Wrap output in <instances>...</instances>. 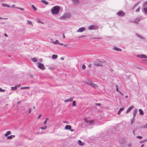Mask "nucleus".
I'll list each match as a JSON object with an SVG mask.
<instances>
[{
    "label": "nucleus",
    "instance_id": "412c9836",
    "mask_svg": "<svg viewBox=\"0 0 147 147\" xmlns=\"http://www.w3.org/2000/svg\"><path fill=\"white\" fill-rule=\"evenodd\" d=\"M31 60L34 62H36L37 61V59L36 58H32L31 59Z\"/></svg>",
    "mask_w": 147,
    "mask_h": 147
},
{
    "label": "nucleus",
    "instance_id": "052dcab7",
    "mask_svg": "<svg viewBox=\"0 0 147 147\" xmlns=\"http://www.w3.org/2000/svg\"><path fill=\"white\" fill-rule=\"evenodd\" d=\"M119 92L122 95V96H123V93H122L121 92Z\"/></svg>",
    "mask_w": 147,
    "mask_h": 147
},
{
    "label": "nucleus",
    "instance_id": "c9c22d12",
    "mask_svg": "<svg viewBox=\"0 0 147 147\" xmlns=\"http://www.w3.org/2000/svg\"><path fill=\"white\" fill-rule=\"evenodd\" d=\"M47 128V126H45L44 127H40V128L42 130H45Z\"/></svg>",
    "mask_w": 147,
    "mask_h": 147
},
{
    "label": "nucleus",
    "instance_id": "5701e85b",
    "mask_svg": "<svg viewBox=\"0 0 147 147\" xmlns=\"http://www.w3.org/2000/svg\"><path fill=\"white\" fill-rule=\"evenodd\" d=\"M41 1L45 5H48V2L44 0H42Z\"/></svg>",
    "mask_w": 147,
    "mask_h": 147
},
{
    "label": "nucleus",
    "instance_id": "f8f14e48",
    "mask_svg": "<svg viewBox=\"0 0 147 147\" xmlns=\"http://www.w3.org/2000/svg\"><path fill=\"white\" fill-rule=\"evenodd\" d=\"M73 98L72 97H71L69 99H67L66 100H64V102H67L69 101H73Z\"/></svg>",
    "mask_w": 147,
    "mask_h": 147
},
{
    "label": "nucleus",
    "instance_id": "69168bd1",
    "mask_svg": "<svg viewBox=\"0 0 147 147\" xmlns=\"http://www.w3.org/2000/svg\"><path fill=\"white\" fill-rule=\"evenodd\" d=\"M51 42H52L53 43V42H54L53 40V39H51Z\"/></svg>",
    "mask_w": 147,
    "mask_h": 147
},
{
    "label": "nucleus",
    "instance_id": "393cba45",
    "mask_svg": "<svg viewBox=\"0 0 147 147\" xmlns=\"http://www.w3.org/2000/svg\"><path fill=\"white\" fill-rule=\"evenodd\" d=\"M144 12L147 14V7H145L144 8Z\"/></svg>",
    "mask_w": 147,
    "mask_h": 147
},
{
    "label": "nucleus",
    "instance_id": "79ce46f5",
    "mask_svg": "<svg viewBox=\"0 0 147 147\" xmlns=\"http://www.w3.org/2000/svg\"><path fill=\"white\" fill-rule=\"evenodd\" d=\"M86 36L85 35H82V36H79L78 38H82L86 37Z\"/></svg>",
    "mask_w": 147,
    "mask_h": 147
},
{
    "label": "nucleus",
    "instance_id": "cd10ccee",
    "mask_svg": "<svg viewBox=\"0 0 147 147\" xmlns=\"http://www.w3.org/2000/svg\"><path fill=\"white\" fill-rule=\"evenodd\" d=\"M140 20V19L139 18H136L135 20H134V22H135L137 23L138 21H139Z\"/></svg>",
    "mask_w": 147,
    "mask_h": 147
},
{
    "label": "nucleus",
    "instance_id": "6e6552de",
    "mask_svg": "<svg viewBox=\"0 0 147 147\" xmlns=\"http://www.w3.org/2000/svg\"><path fill=\"white\" fill-rule=\"evenodd\" d=\"M86 30V28L84 27H81L79 28L77 31V32H82L84 31H85Z\"/></svg>",
    "mask_w": 147,
    "mask_h": 147
},
{
    "label": "nucleus",
    "instance_id": "72a5a7b5",
    "mask_svg": "<svg viewBox=\"0 0 147 147\" xmlns=\"http://www.w3.org/2000/svg\"><path fill=\"white\" fill-rule=\"evenodd\" d=\"M32 7L33 8L35 11H36L37 8L34 6V5H32Z\"/></svg>",
    "mask_w": 147,
    "mask_h": 147
},
{
    "label": "nucleus",
    "instance_id": "f704fd0d",
    "mask_svg": "<svg viewBox=\"0 0 147 147\" xmlns=\"http://www.w3.org/2000/svg\"><path fill=\"white\" fill-rule=\"evenodd\" d=\"M30 88L29 87H21L20 88L21 89H29Z\"/></svg>",
    "mask_w": 147,
    "mask_h": 147
},
{
    "label": "nucleus",
    "instance_id": "de8ad7c7",
    "mask_svg": "<svg viewBox=\"0 0 147 147\" xmlns=\"http://www.w3.org/2000/svg\"><path fill=\"white\" fill-rule=\"evenodd\" d=\"M82 68L83 69H84L86 68V66L84 65H83L82 66Z\"/></svg>",
    "mask_w": 147,
    "mask_h": 147
},
{
    "label": "nucleus",
    "instance_id": "1a4fd4ad",
    "mask_svg": "<svg viewBox=\"0 0 147 147\" xmlns=\"http://www.w3.org/2000/svg\"><path fill=\"white\" fill-rule=\"evenodd\" d=\"M102 63L100 61L95 62L94 63V65L96 66H102Z\"/></svg>",
    "mask_w": 147,
    "mask_h": 147
},
{
    "label": "nucleus",
    "instance_id": "58836bf2",
    "mask_svg": "<svg viewBox=\"0 0 147 147\" xmlns=\"http://www.w3.org/2000/svg\"><path fill=\"white\" fill-rule=\"evenodd\" d=\"M5 91L4 89H2L1 88H0V92H5Z\"/></svg>",
    "mask_w": 147,
    "mask_h": 147
},
{
    "label": "nucleus",
    "instance_id": "7c9ffc66",
    "mask_svg": "<svg viewBox=\"0 0 147 147\" xmlns=\"http://www.w3.org/2000/svg\"><path fill=\"white\" fill-rule=\"evenodd\" d=\"M136 35L138 37L140 38L144 39V38H143V37L141 35H140L138 34H136Z\"/></svg>",
    "mask_w": 147,
    "mask_h": 147
},
{
    "label": "nucleus",
    "instance_id": "4468645a",
    "mask_svg": "<svg viewBox=\"0 0 147 147\" xmlns=\"http://www.w3.org/2000/svg\"><path fill=\"white\" fill-rule=\"evenodd\" d=\"M133 108V106H132L130 107H129L127 109V110L126 112V113H129L131 111V110Z\"/></svg>",
    "mask_w": 147,
    "mask_h": 147
},
{
    "label": "nucleus",
    "instance_id": "2eb2a0df",
    "mask_svg": "<svg viewBox=\"0 0 147 147\" xmlns=\"http://www.w3.org/2000/svg\"><path fill=\"white\" fill-rule=\"evenodd\" d=\"M15 137L14 135H11L7 137V139L8 140H10L12 139V138H14Z\"/></svg>",
    "mask_w": 147,
    "mask_h": 147
},
{
    "label": "nucleus",
    "instance_id": "473e14b6",
    "mask_svg": "<svg viewBox=\"0 0 147 147\" xmlns=\"http://www.w3.org/2000/svg\"><path fill=\"white\" fill-rule=\"evenodd\" d=\"M27 23L29 24V25H31L32 26H33V24H32V22L31 21L29 20H28L27 21Z\"/></svg>",
    "mask_w": 147,
    "mask_h": 147
},
{
    "label": "nucleus",
    "instance_id": "8fccbe9b",
    "mask_svg": "<svg viewBox=\"0 0 147 147\" xmlns=\"http://www.w3.org/2000/svg\"><path fill=\"white\" fill-rule=\"evenodd\" d=\"M144 142H145V141H144V140H142L140 142V144H142V143H144Z\"/></svg>",
    "mask_w": 147,
    "mask_h": 147
},
{
    "label": "nucleus",
    "instance_id": "c03bdc74",
    "mask_svg": "<svg viewBox=\"0 0 147 147\" xmlns=\"http://www.w3.org/2000/svg\"><path fill=\"white\" fill-rule=\"evenodd\" d=\"M37 21H38V22H40V23H42V24H44V22H41V21L40 20H39V19H37Z\"/></svg>",
    "mask_w": 147,
    "mask_h": 147
},
{
    "label": "nucleus",
    "instance_id": "ea45409f",
    "mask_svg": "<svg viewBox=\"0 0 147 147\" xmlns=\"http://www.w3.org/2000/svg\"><path fill=\"white\" fill-rule=\"evenodd\" d=\"M143 6L144 7H147V1L144 3Z\"/></svg>",
    "mask_w": 147,
    "mask_h": 147
},
{
    "label": "nucleus",
    "instance_id": "9d476101",
    "mask_svg": "<svg viewBox=\"0 0 147 147\" xmlns=\"http://www.w3.org/2000/svg\"><path fill=\"white\" fill-rule=\"evenodd\" d=\"M97 27L93 25L89 26L88 27V29L89 30H92L93 29L95 30L96 29Z\"/></svg>",
    "mask_w": 147,
    "mask_h": 147
},
{
    "label": "nucleus",
    "instance_id": "6e6d98bb",
    "mask_svg": "<svg viewBox=\"0 0 147 147\" xmlns=\"http://www.w3.org/2000/svg\"><path fill=\"white\" fill-rule=\"evenodd\" d=\"M7 18H3L1 17H0V19H7Z\"/></svg>",
    "mask_w": 147,
    "mask_h": 147
},
{
    "label": "nucleus",
    "instance_id": "423d86ee",
    "mask_svg": "<svg viewBox=\"0 0 147 147\" xmlns=\"http://www.w3.org/2000/svg\"><path fill=\"white\" fill-rule=\"evenodd\" d=\"M137 57L141 58H147V56L144 54L138 55Z\"/></svg>",
    "mask_w": 147,
    "mask_h": 147
},
{
    "label": "nucleus",
    "instance_id": "5fc2aeb1",
    "mask_svg": "<svg viewBox=\"0 0 147 147\" xmlns=\"http://www.w3.org/2000/svg\"><path fill=\"white\" fill-rule=\"evenodd\" d=\"M144 127L147 128V123L144 126Z\"/></svg>",
    "mask_w": 147,
    "mask_h": 147
},
{
    "label": "nucleus",
    "instance_id": "7ed1b4c3",
    "mask_svg": "<svg viewBox=\"0 0 147 147\" xmlns=\"http://www.w3.org/2000/svg\"><path fill=\"white\" fill-rule=\"evenodd\" d=\"M86 83L88 85L91 86L93 88H96L98 87V86L96 84L93 83L91 82H88Z\"/></svg>",
    "mask_w": 147,
    "mask_h": 147
},
{
    "label": "nucleus",
    "instance_id": "e2e57ef3",
    "mask_svg": "<svg viewBox=\"0 0 147 147\" xmlns=\"http://www.w3.org/2000/svg\"><path fill=\"white\" fill-rule=\"evenodd\" d=\"M71 131H74V129H71V128L69 129Z\"/></svg>",
    "mask_w": 147,
    "mask_h": 147
},
{
    "label": "nucleus",
    "instance_id": "9b49d317",
    "mask_svg": "<svg viewBox=\"0 0 147 147\" xmlns=\"http://www.w3.org/2000/svg\"><path fill=\"white\" fill-rule=\"evenodd\" d=\"M120 143L121 144V146L122 147H125L126 144V143L123 141V142H120Z\"/></svg>",
    "mask_w": 147,
    "mask_h": 147
},
{
    "label": "nucleus",
    "instance_id": "2f4dec72",
    "mask_svg": "<svg viewBox=\"0 0 147 147\" xmlns=\"http://www.w3.org/2000/svg\"><path fill=\"white\" fill-rule=\"evenodd\" d=\"M76 105V101H73L72 102V106H75Z\"/></svg>",
    "mask_w": 147,
    "mask_h": 147
},
{
    "label": "nucleus",
    "instance_id": "680f3d73",
    "mask_svg": "<svg viewBox=\"0 0 147 147\" xmlns=\"http://www.w3.org/2000/svg\"><path fill=\"white\" fill-rule=\"evenodd\" d=\"M4 35L6 36V37H7L8 36L7 35V34H4Z\"/></svg>",
    "mask_w": 147,
    "mask_h": 147
},
{
    "label": "nucleus",
    "instance_id": "20e7f679",
    "mask_svg": "<svg viewBox=\"0 0 147 147\" xmlns=\"http://www.w3.org/2000/svg\"><path fill=\"white\" fill-rule=\"evenodd\" d=\"M38 67L42 70H44L45 69L44 65L43 64L40 62L37 63Z\"/></svg>",
    "mask_w": 147,
    "mask_h": 147
},
{
    "label": "nucleus",
    "instance_id": "bf43d9fd",
    "mask_svg": "<svg viewBox=\"0 0 147 147\" xmlns=\"http://www.w3.org/2000/svg\"><path fill=\"white\" fill-rule=\"evenodd\" d=\"M20 9L22 10V11H23L24 10V9L22 8H20Z\"/></svg>",
    "mask_w": 147,
    "mask_h": 147
},
{
    "label": "nucleus",
    "instance_id": "774afa93",
    "mask_svg": "<svg viewBox=\"0 0 147 147\" xmlns=\"http://www.w3.org/2000/svg\"><path fill=\"white\" fill-rule=\"evenodd\" d=\"M144 146L143 144H142L141 146L140 147H143Z\"/></svg>",
    "mask_w": 147,
    "mask_h": 147
},
{
    "label": "nucleus",
    "instance_id": "c85d7f7f",
    "mask_svg": "<svg viewBox=\"0 0 147 147\" xmlns=\"http://www.w3.org/2000/svg\"><path fill=\"white\" fill-rule=\"evenodd\" d=\"M17 88L16 86H15L14 87H11V90H16Z\"/></svg>",
    "mask_w": 147,
    "mask_h": 147
},
{
    "label": "nucleus",
    "instance_id": "603ef678",
    "mask_svg": "<svg viewBox=\"0 0 147 147\" xmlns=\"http://www.w3.org/2000/svg\"><path fill=\"white\" fill-rule=\"evenodd\" d=\"M94 39H101V38H100V37H97V38H93Z\"/></svg>",
    "mask_w": 147,
    "mask_h": 147
},
{
    "label": "nucleus",
    "instance_id": "a878e982",
    "mask_svg": "<svg viewBox=\"0 0 147 147\" xmlns=\"http://www.w3.org/2000/svg\"><path fill=\"white\" fill-rule=\"evenodd\" d=\"M53 43L55 45H57L59 44V42L58 40H56L55 41L53 42Z\"/></svg>",
    "mask_w": 147,
    "mask_h": 147
},
{
    "label": "nucleus",
    "instance_id": "6ab92c4d",
    "mask_svg": "<svg viewBox=\"0 0 147 147\" xmlns=\"http://www.w3.org/2000/svg\"><path fill=\"white\" fill-rule=\"evenodd\" d=\"M124 109L123 108H121L119 109V111H118V114L119 115L120 114L121 112V111H123Z\"/></svg>",
    "mask_w": 147,
    "mask_h": 147
},
{
    "label": "nucleus",
    "instance_id": "864d4df0",
    "mask_svg": "<svg viewBox=\"0 0 147 147\" xmlns=\"http://www.w3.org/2000/svg\"><path fill=\"white\" fill-rule=\"evenodd\" d=\"M29 110L28 112L29 113H30L31 111V109H29Z\"/></svg>",
    "mask_w": 147,
    "mask_h": 147
},
{
    "label": "nucleus",
    "instance_id": "a18cd8bd",
    "mask_svg": "<svg viewBox=\"0 0 147 147\" xmlns=\"http://www.w3.org/2000/svg\"><path fill=\"white\" fill-rule=\"evenodd\" d=\"M116 86V91H117V92H120L119 91V89H118V86L117 85Z\"/></svg>",
    "mask_w": 147,
    "mask_h": 147
},
{
    "label": "nucleus",
    "instance_id": "bb28decb",
    "mask_svg": "<svg viewBox=\"0 0 147 147\" xmlns=\"http://www.w3.org/2000/svg\"><path fill=\"white\" fill-rule=\"evenodd\" d=\"M137 112V110H136L134 111V113H133V117L134 118L136 116V113Z\"/></svg>",
    "mask_w": 147,
    "mask_h": 147
},
{
    "label": "nucleus",
    "instance_id": "0eeeda50",
    "mask_svg": "<svg viewBox=\"0 0 147 147\" xmlns=\"http://www.w3.org/2000/svg\"><path fill=\"white\" fill-rule=\"evenodd\" d=\"M117 14L119 16H123L125 15V13L122 11H120L117 13Z\"/></svg>",
    "mask_w": 147,
    "mask_h": 147
},
{
    "label": "nucleus",
    "instance_id": "ddd939ff",
    "mask_svg": "<svg viewBox=\"0 0 147 147\" xmlns=\"http://www.w3.org/2000/svg\"><path fill=\"white\" fill-rule=\"evenodd\" d=\"M71 128V126L69 125H67L65 126V129H69V130Z\"/></svg>",
    "mask_w": 147,
    "mask_h": 147
},
{
    "label": "nucleus",
    "instance_id": "09e8293b",
    "mask_svg": "<svg viewBox=\"0 0 147 147\" xmlns=\"http://www.w3.org/2000/svg\"><path fill=\"white\" fill-rule=\"evenodd\" d=\"M140 8H139L138 9H137L136 10V12H139V11H140Z\"/></svg>",
    "mask_w": 147,
    "mask_h": 147
},
{
    "label": "nucleus",
    "instance_id": "b1692460",
    "mask_svg": "<svg viewBox=\"0 0 147 147\" xmlns=\"http://www.w3.org/2000/svg\"><path fill=\"white\" fill-rule=\"evenodd\" d=\"M139 112L140 114L141 115H143L144 114V112L141 109H139Z\"/></svg>",
    "mask_w": 147,
    "mask_h": 147
},
{
    "label": "nucleus",
    "instance_id": "3c124183",
    "mask_svg": "<svg viewBox=\"0 0 147 147\" xmlns=\"http://www.w3.org/2000/svg\"><path fill=\"white\" fill-rule=\"evenodd\" d=\"M95 105L98 106H100L101 105V104L99 103H96L95 104Z\"/></svg>",
    "mask_w": 147,
    "mask_h": 147
},
{
    "label": "nucleus",
    "instance_id": "39448f33",
    "mask_svg": "<svg viewBox=\"0 0 147 147\" xmlns=\"http://www.w3.org/2000/svg\"><path fill=\"white\" fill-rule=\"evenodd\" d=\"M72 3L75 5H77L80 3L79 0H72Z\"/></svg>",
    "mask_w": 147,
    "mask_h": 147
},
{
    "label": "nucleus",
    "instance_id": "13d9d810",
    "mask_svg": "<svg viewBox=\"0 0 147 147\" xmlns=\"http://www.w3.org/2000/svg\"><path fill=\"white\" fill-rule=\"evenodd\" d=\"M42 115L41 114H40L38 116V118H40L41 117V116Z\"/></svg>",
    "mask_w": 147,
    "mask_h": 147
},
{
    "label": "nucleus",
    "instance_id": "dca6fc26",
    "mask_svg": "<svg viewBox=\"0 0 147 147\" xmlns=\"http://www.w3.org/2000/svg\"><path fill=\"white\" fill-rule=\"evenodd\" d=\"M2 6L4 7H11L9 5H8L7 4L5 3H2Z\"/></svg>",
    "mask_w": 147,
    "mask_h": 147
},
{
    "label": "nucleus",
    "instance_id": "49530a36",
    "mask_svg": "<svg viewBox=\"0 0 147 147\" xmlns=\"http://www.w3.org/2000/svg\"><path fill=\"white\" fill-rule=\"evenodd\" d=\"M127 145L129 147H130L131 146V143H128Z\"/></svg>",
    "mask_w": 147,
    "mask_h": 147
},
{
    "label": "nucleus",
    "instance_id": "f03ea898",
    "mask_svg": "<svg viewBox=\"0 0 147 147\" xmlns=\"http://www.w3.org/2000/svg\"><path fill=\"white\" fill-rule=\"evenodd\" d=\"M71 16V14L69 13H66L63 16L60 17V18L61 19H65L70 18Z\"/></svg>",
    "mask_w": 147,
    "mask_h": 147
},
{
    "label": "nucleus",
    "instance_id": "f3484780",
    "mask_svg": "<svg viewBox=\"0 0 147 147\" xmlns=\"http://www.w3.org/2000/svg\"><path fill=\"white\" fill-rule=\"evenodd\" d=\"M113 49L117 51H121V49L120 48H117L116 47H114L113 48Z\"/></svg>",
    "mask_w": 147,
    "mask_h": 147
},
{
    "label": "nucleus",
    "instance_id": "c756f323",
    "mask_svg": "<svg viewBox=\"0 0 147 147\" xmlns=\"http://www.w3.org/2000/svg\"><path fill=\"white\" fill-rule=\"evenodd\" d=\"M131 124L132 125L134 121V118L133 117V118L131 120Z\"/></svg>",
    "mask_w": 147,
    "mask_h": 147
},
{
    "label": "nucleus",
    "instance_id": "37998d69",
    "mask_svg": "<svg viewBox=\"0 0 147 147\" xmlns=\"http://www.w3.org/2000/svg\"><path fill=\"white\" fill-rule=\"evenodd\" d=\"M94 121H91L89 122V123L90 124H92L93 123H94Z\"/></svg>",
    "mask_w": 147,
    "mask_h": 147
},
{
    "label": "nucleus",
    "instance_id": "a19ab883",
    "mask_svg": "<svg viewBox=\"0 0 147 147\" xmlns=\"http://www.w3.org/2000/svg\"><path fill=\"white\" fill-rule=\"evenodd\" d=\"M49 69L51 70H53L54 69V68L52 67H49Z\"/></svg>",
    "mask_w": 147,
    "mask_h": 147
},
{
    "label": "nucleus",
    "instance_id": "e433bc0d",
    "mask_svg": "<svg viewBox=\"0 0 147 147\" xmlns=\"http://www.w3.org/2000/svg\"><path fill=\"white\" fill-rule=\"evenodd\" d=\"M84 121L86 123H89V121L87 119L85 118L84 119Z\"/></svg>",
    "mask_w": 147,
    "mask_h": 147
},
{
    "label": "nucleus",
    "instance_id": "aec40b11",
    "mask_svg": "<svg viewBox=\"0 0 147 147\" xmlns=\"http://www.w3.org/2000/svg\"><path fill=\"white\" fill-rule=\"evenodd\" d=\"M11 134V132L10 131H7L6 133L5 134V136H7L8 135L10 134Z\"/></svg>",
    "mask_w": 147,
    "mask_h": 147
},
{
    "label": "nucleus",
    "instance_id": "4be33fe9",
    "mask_svg": "<svg viewBox=\"0 0 147 147\" xmlns=\"http://www.w3.org/2000/svg\"><path fill=\"white\" fill-rule=\"evenodd\" d=\"M57 55H53L52 56V58L54 59H56L57 58Z\"/></svg>",
    "mask_w": 147,
    "mask_h": 147
},
{
    "label": "nucleus",
    "instance_id": "0e129e2a",
    "mask_svg": "<svg viewBox=\"0 0 147 147\" xmlns=\"http://www.w3.org/2000/svg\"><path fill=\"white\" fill-rule=\"evenodd\" d=\"M59 45H63V43H59Z\"/></svg>",
    "mask_w": 147,
    "mask_h": 147
},
{
    "label": "nucleus",
    "instance_id": "f257e3e1",
    "mask_svg": "<svg viewBox=\"0 0 147 147\" xmlns=\"http://www.w3.org/2000/svg\"><path fill=\"white\" fill-rule=\"evenodd\" d=\"M59 6H56L53 7L51 9V11L53 14L54 15H57L58 14L60 9Z\"/></svg>",
    "mask_w": 147,
    "mask_h": 147
},
{
    "label": "nucleus",
    "instance_id": "338daca9",
    "mask_svg": "<svg viewBox=\"0 0 147 147\" xmlns=\"http://www.w3.org/2000/svg\"><path fill=\"white\" fill-rule=\"evenodd\" d=\"M49 119L48 118H47L45 120V121H47L49 120Z\"/></svg>",
    "mask_w": 147,
    "mask_h": 147
},
{
    "label": "nucleus",
    "instance_id": "4c0bfd02",
    "mask_svg": "<svg viewBox=\"0 0 147 147\" xmlns=\"http://www.w3.org/2000/svg\"><path fill=\"white\" fill-rule=\"evenodd\" d=\"M137 138L139 139H142L143 138V137L140 136H137Z\"/></svg>",
    "mask_w": 147,
    "mask_h": 147
},
{
    "label": "nucleus",
    "instance_id": "4d7b16f0",
    "mask_svg": "<svg viewBox=\"0 0 147 147\" xmlns=\"http://www.w3.org/2000/svg\"><path fill=\"white\" fill-rule=\"evenodd\" d=\"M47 121H45L44 122V125H46V124H47Z\"/></svg>",
    "mask_w": 147,
    "mask_h": 147
},
{
    "label": "nucleus",
    "instance_id": "a211bd4d",
    "mask_svg": "<svg viewBox=\"0 0 147 147\" xmlns=\"http://www.w3.org/2000/svg\"><path fill=\"white\" fill-rule=\"evenodd\" d=\"M78 143L80 146H83L84 145V143L82 142L80 140L78 141Z\"/></svg>",
    "mask_w": 147,
    "mask_h": 147
}]
</instances>
